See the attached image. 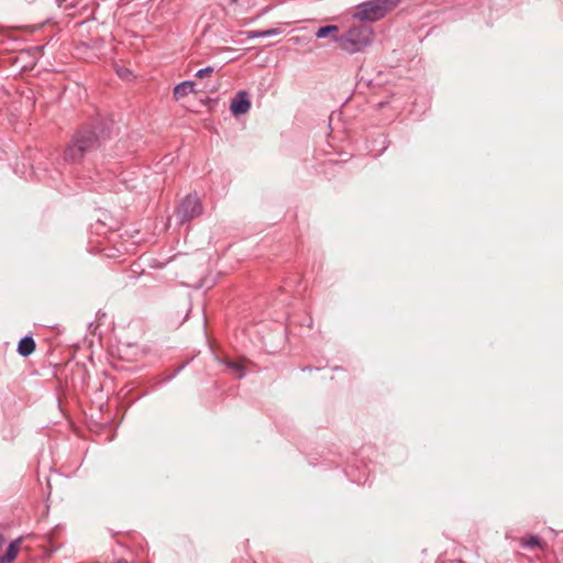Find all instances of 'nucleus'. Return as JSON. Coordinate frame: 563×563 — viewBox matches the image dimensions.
<instances>
[{
  "instance_id": "obj_1",
  "label": "nucleus",
  "mask_w": 563,
  "mask_h": 563,
  "mask_svg": "<svg viewBox=\"0 0 563 563\" xmlns=\"http://www.w3.org/2000/svg\"><path fill=\"white\" fill-rule=\"evenodd\" d=\"M101 128L85 125L77 130L64 151L63 159L68 164H79L84 157L100 146Z\"/></svg>"
},
{
  "instance_id": "obj_2",
  "label": "nucleus",
  "mask_w": 563,
  "mask_h": 563,
  "mask_svg": "<svg viewBox=\"0 0 563 563\" xmlns=\"http://www.w3.org/2000/svg\"><path fill=\"white\" fill-rule=\"evenodd\" d=\"M372 27L360 23L350 26V29L344 34L334 36V42H336L343 51L350 54H354L363 51L366 46H368L372 42Z\"/></svg>"
},
{
  "instance_id": "obj_3",
  "label": "nucleus",
  "mask_w": 563,
  "mask_h": 563,
  "mask_svg": "<svg viewBox=\"0 0 563 563\" xmlns=\"http://www.w3.org/2000/svg\"><path fill=\"white\" fill-rule=\"evenodd\" d=\"M203 213V207L197 194L187 195L176 209V214L181 224L190 222Z\"/></svg>"
},
{
  "instance_id": "obj_4",
  "label": "nucleus",
  "mask_w": 563,
  "mask_h": 563,
  "mask_svg": "<svg viewBox=\"0 0 563 563\" xmlns=\"http://www.w3.org/2000/svg\"><path fill=\"white\" fill-rule=\"evenodd\" d=\"M106 241V223L97 218L96 222L90 225L88 231V252L98 254L104 250Z\"/></svg>"
},
{
  "instance_id": "obj_5",
  "label": "nucleus",
  "mask_w": 563,
  "mask_h": 563,
  "mask_svg": "<svg viewBox=\"0 0 563 563\" xmlns=\"http://www.w3.org/2000/svg\"><path fill=\"white\" fill-rule=\"evenodd\" d=\"M352 16L358 22H376L384 18L383 10L375 0L360 3Z\"/></svg>"
},
{
  "instance_id": "obj_6",
  "label": "nucleus",
  "mask_w": 563,
  "mask_h": 563,
  "mask_svg": "<svg viewBox=\"0 0 563 563\" xmlns=\"http://www.w3.org/2000/svg\"><path fill=\"white\" fill-rule=\"evenodd\" d=\"M251 108V101L249 93L245 90H240L232 99L230 110L234 115H241L246 113Z\"/></svg>"
},
{
  "instance_id": "obj_7",
  "label": "nucleus",
  "mask_w": 563,
  "mask_h": 563,
  "mask_svg": "<svg viewBox=\"0 0 563 563\" xmlns=\"http://www.w3.org/2000/svg\"><path fill=\"white\" fill-rule=\"evenodd\" d=\"M36 344L32 335H24L18 343V353L27 357L35 351Z\"/></svg>"
},
{
  "instance_id": "obj_8",
  "label": "nucleus",
  "mask_w": 563,
  "mask_h": 563,
  "mask_svg": "<svg viewBox=\"0 0 563 563\" xmlns=\"http://www.w3.org/2000/svg\"><path fill=\"white\" fill-rule=\"evenodd\" d=\"M519 544L523 549H540L544 551L548 544L538 536H529L521 538Z\"/></svg>"
},
{
  "instance_id": "obj_9",
  "label": "nucleus",
  "mask_w": 563,
  "mask_h": 563,
  "mask_svg": "<svg viewBox=\"0 0 563 563\" xmlns=\"http://www.w3.org/2000/svg\"><path fill=\"white\" fill-rule=\"evenodd\" d=\"M195 81L192 80H185L178 85L175 86L174 88V98L176 100H179L186 96H188L189 93L194 92L195 91Z\"/></svg>"
},
{
  "instance_id": "obj_10",
  "label": "nucleus",
  "mask_w": 563,
  "mask_h": 563,
  "mask_svg": "<svg viewBox=\"0 0 563 563\" xmlns=\"http://www.w3.org/2000/svg\"><path fill=\"white\" fill-rule=\"evenodd\" d=\"M21 540V538H18L9 543L7 551L3 554L4 561L13 562L15 560L20 550Z\"/></svg>"
},
{
  "instance_id": "obj_11",
  "label": "nucleus",
  "mask_w": 563,
  "mask_h": 563,
  "mask_svg": "<svg viewBox=\"0 0 563 563\" xmlns=\"http://www.w3.org/2000/svg\"><path fill=\"white\" fill-rule=\"evenodd\" d=\"M223 364H225V366L231 369L238 378H242L245 375V367L243 364L232 360H224Z\"/></svg>"
},
{
  "instance_id": "obj_12",
  "label": "nucleus",
  "mask_w": 563,
  "mask_h": 563,
  "mask_svg": "<svg viewBox=\"0 0 563 563\" xmlns=\"http://www.w3.org/2000/svg\"><path fill=\"white\" fill-rule=\"evenodd\" d=\"M280 33L279 29L253 30L247 32L249 38L273 36Z\"/></svg>"
},
{
  "instance_id": "obj_13",
  "label": "nucleus",
  "mask_w": 563,
  "mask_h": 563,
  "mask_svg": "<svg viewBox=\"0 0 563 563\" xmlns=\"http://www.w3.org/2000/svg\"><path fill=\"white\" fill-rule=\"evenodd\" d=\"M338 31H339V27L336 25L329 24V25H325V26H321L317 31L316 36L318 38H324L327 36L332 35V37L334 38V36H338L336 35Z\"/></svg>"
},
{
  "instance_id": "obj_14",
  "label": "nucleus",
  "mask_w": 563,
  "mask_h": 563,
  "mask_svg": "<svg viewBox=\"0 0 563 563\" xmlns=\"http://www.w3.org/2000/svg\"><path fill=\"white\" fill-rule=\"evenodd\" d=\"M375 1L382 8L383 15L385 16L389 11L394 10L400 3L401 0H375Z\"/></svg>"
},
{
  "instance_id": "obj_15",
  "label": "nucleus",
  "mask_w": 563,
  "mask_h": 563,
  "mask_svg": "<svg viewBox=\"0 0 563 563\" xmlns=\"http://www.w3.org/2000/svg\"><path fill=\"white\" fill-rule=\"evenodd\" d=\"M114 67H115V71H117L118 76L121 79L129 81L133 77L132 71L129 68H126L124 66H119L117 64L114 65Z\"/></svg>"
},
{
  "instance_id": "obj_16",
  "label": "nucleus",
  "mask_w": 563,
  "mask_h": 563,
  "mask_svg": "<svg viewBox=\"0 0 563 563\" xmlns=\"http://www.w3.org/2000/svg\"><path fill=\"white\" fill-rule=\"evenodd\" d=\"M213 73H214V68L212 66H208V67L199 69L196 73V77L197 78H205V77L211 76Z\"/></svg>"
},
{
  "instance_id": "obj_17",
  "label": "nucleus",
  "mask_w": 563,
  "mask_h": 563,
  "mask_svg": "<svg viewBox=\"0 0 563 563\" xmlns=\"http://www.w3.org/2000/svg\"><path fill=\"white\" fill-rule=\"evenodd\" d=\"M104 317H106V313H104V312H101L100 310L97 312V324H96V327H95L93 331H96V330H97V328H99V327H100V324H101V320H102Z\"/></svg>"
},
{
  "instance_id": "obj_18",
  "label": "nucleus",
  "mask_w": 563,
  "mask_h": 563,
  "mask_svg": "<svg viewBox=\"0 0 563 563\" xmlns=\"http://www.w3.org/2000/svg\"><path fill=\"white\" fill-rule=\"evenodd\" d=\"M68 1H69V0H56V2L58 3V5H59V7H63V5H64L65 8H67V7H68V4H67V2H68ZM70 1H71V2H74V0H70ZM70 7H75V4H74V3H70Z\"/></svg>"
},
{
  "instance_id": "obj_19",
  "label": "nucleus",
  "mask_w": 563,
  "mask_h": 563,
  "mask_svg": "<svg viewBox=\"0 0 563 563\" xmlns=\"http://www.w3.org/2000/svg\"><path fill=\"white\" fill-rule=\"evenodd\" d=\"M90 189L91 190H102L103 189V184L102 183H98L97 186H93Z\"/></svg>"
},
{
  "instance_id": "obj_20",
  "label": "nucleus",
  "mask_w": 563,
  "mask_h": 563,
  "mask_svg": "<svg viewBox=\"0 0 563 563\" xmlns=\"http://www.w3.org/2000/svg\"><path fill=\"white\" fill-rule=\"evenodd\" d=\"M5 540L2 534H0V549L3 547Z\"/></svg>"
},
{
  "instance_id": "obj_21",
  "label": "nucleus",
  "mask_w": 563,
  "mask_h": 563,
  "mask_svg": "<svg viewBox=\"0 0 563 563\" xmlns=\"http://www.w3.org/2000/svg\"><path fill=\"white\" fill-rule=\"evenodd\" d=\"M107 257H108V258L115 257V254H114V253H110V249H109V247H108V254H107Z\"/></svg>"
},
{
  "instance_id": "obj_22",
  "label": "nucleus",
  "mask_w": 563,
  "mask_h": 563,
  "mask_svg": "<svg viewBox=\"0 0 563 563\" xmlns=\"http://www.w3.org/2000/svg\"><path fill=\"white\" fill-rule=\"evenodd\" d=\"M0 563H12V561H4V556L2 555Z\"/></svg>"
},
{
  "instance_id": "obj_23",
  "label": "nucleus",
  "mask_w": 563,
  "mask_h": 563,
  "mask_svg": "<svg viewBox=\"0 0 563 563\" xmlns=\"http://www.w3.org/2000/svg\"><path fill=\"white\" fill-rule=\"evenodd\" d=\"M115 563H128L125 560H118Z\"/></svg>"
},
{
  "instance_id": "obj_24",
  "label": "nucleus",
  "mask_w": 563,
  "mask_h": 563,
  "mask_svg": "<svg viewBox=\"0 0 563 563\" xmlns=\"http://www.w3.org/2000/svg\"><path fill=\"white\" fill-rule=\"evenodd\" d=\"M238 1H239V0H231V2H233V3L238 2Z\"/></svg>"
}]
</instances>
